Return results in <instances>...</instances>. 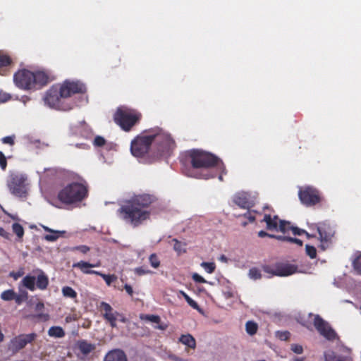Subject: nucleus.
<instances>
[{
	"label": "nucleus",
	"mask_w": 361,
	"mask_h": 361,
	"mask_svg": "<svg viewBox=\"0 0 361 361\" xmlns=\"http://www.w3.org/2000/svg\"><path fill=\"white\" fill-rule=\"evenodd\" d=\"M156 201L154 195L141 194L126 200L118 209L119 217L133 228L138 227L150 219L149 208Z\"/></svg>",
	"instance_id": "obj_1"
},
{
	"label": "nucleus",
	"mask_w": 361,
	"mask_h": 361,
	"mask_svg": "<svg viewBox=\"0 0 361 361\" xmlns=\"http://www.w3.org/2000/svg\"><path fill=\"white\" fill-rule=\"evenodd\" d=\"M54 79V78L49 72L44 71L32 72L25 68L18 71L13 75L16 85L24 90L40 89Z\"/></svg>",
	"instance_id": "obj_2"
},
{
	"label": "nucleus",
	"mask_w": 361,
	"mask_h": 361,
	"mask_svg": "<svg viewBox=\"0 0 361 361\" xmlns=\"http://www.w3.org/2000/svg\"><path fill=\"white\" fill-rule=\"evenodd\" d=\"M185 158L193 169L207 171L206 173L201 175V178L204 179L214 178L216 174L212 170L221 162V159L214 154L198 149L188 151Z\"/></svg>",
	"instance_id": "obj_3"
},
{
	"label": "nucleus",
	"mask_w": 361,
	"mask_h": 361,
	"mask_svg": "<svg viewBox=\"0 0 361 361\" xmlns=\"http://www.w3.org/2000/svg\"><path fill=\"white\" fill-rule=\"evenodd\" d=\"M154 152L153 157L147 159L148 164H152L159 160L162 157L169 155L173 149L175 142L171 135L162 128L156 127L152 128Z\"/></svg>",
	"instance_id": "obj_4"
},
{
	"label": "nucleus",
	"mask_w": 361,
	"mask_h": 361,
	"mask_svg": "<svg viewBox=\"0 0 361 361\" xmlns=\"http://www.w3.org/2000/svg\"><path fill=\"white\" fill-rule=\"evenodd\" d=\"M88 196V185L82 180L80 183L72 182L61 190L57 195L58 200L63 204L70 205L82 201Z\"/></svg>",
	"instance_id": "obj_5"
},
{
	"label": "nucleus",
	"mask_w": 361,
	"mask_h": 361,
	"mask_svg": "<svg viewBox=\"0 0 361 361\" xmlns=\"http://www.w3.org/2000/svg\"><path fill=\"white\" fill-rule=\"evenodd\" d=\"M152 128L143 130L137 135L130 143V152L137 157L144 159V162L148 164L147 159L153 157V153L149 154V149L153 143Z\"/></svg>",
	"instance_id": "obj_6"
},
{
	"label": "nucleus",
	"mask_w": 361,
	"mask_h": 361,
	"mask_svg": "<svg viewBox=\"0 0 361 361\" xmlns=\"http://www.w3.org/2000/svg\"><path fill=\"white\" fill-rule=\"evenodd\" d=\"M142 117V114L136 109L118 108L114 114V120L123 130L129 132L140 122Z\"/></svg>",
	"instance_id": "obj_7"
},
{
	"label": "nucleus",
	"mask_w": 361,
	"mask_h": 361,
	"mask_svg": "<svg viewBox=\"0 0 361 361\" xmlns=\"http://www.w3.org/2000/svg\"><path fill=\"white\" fill-rule=\"evenodd\" d=\"M44 103L50 108L59 111H70L76 104L73 101H64L57 84L52 85L47 92L44 98Z\"/></svg>",
	"instance_id": "obj_8"
},
{
	"label": "nucleus",
	"mask_w": 361,
	"mask_h": 361,
	"mask_svg": "<svg viewBox=\"0 0 361 361\" xmlns=\"http://www.w3.org/2000/svg\"><path fill=\"white\" fill-rule=\"evenodd\" d=\"M57 85L64 101H71L67 99L76 94H85L87 91L85 85L79 80H66Z\"/></svg>",
	"instance_id": "obj_9"
},
{
	"label": "nucleus",
	"mask_w": 361,
	"mask_h": 361,
	"mask_svg": "<svg viewBox=\"0 0 361 361\" xmlns=\"http://www.w3.org/2000/svg\"><path fill=\"white\" fill-rule=\"evenodd\" d=\"M301 203L306 207H313L323 201L321 192L315 188L306 186L298 192Z\"/></svg>",
	"instance_id": "obj_10"
},
{
	"label": "nucleus",
	"mask_w": 361,
	"mask_h": 361,
	"mask_svg": "<svg viewBox=\"0 0 361 361\" xmlns=\"http://www.w3.org/2000/svg\"><path fill=\"white\" fill-rule=\"evenodd\" d=\"M262 269L271 276H288L297 272L298 266L290 263L277 262L272 265H264Z\"/></svg>",
	"instance_id": "obj_11"
},
{
	"label": "nucleus",
	"mask_w": 361,
	"mask_h": 361,
	"mask_svg": "<svg viewBox=\"0 0 361 361\" xmlns=\"http://www.w3.org/2000/svg\"><path fill=\"white\" fill-rule=\"evenodd\" d=\"M26 179V177L21 173H11L7 182L11 192L20 197H25L27 195Z\"/></svg>",
	"instance_id": "obj_12"
},
{
	"label": "nucleus",
	"mask_w": 361,
	"mask_h": 361,
	"mask_svg": "<svg viewBox=\"0 0 361 361\" xmlns=\"http://www.w3.org/2000/svg\"><path fill=\"white\" fill-rule=\"evenodd\" d=\"M316 227L319 235L320 245L319 247L324 251L331 245L335 231L327 222L319 223Z\"/></svg>",
	"instance_id": "obj_13"
},
{
	"label": "nucleus",
	"mask_w": 361,
	"mask_h": 361,
	"mask_svg": "<svg viewBox=\"0 0 361 361\" xmlns=\"http://www.w3.org/2000/svg\"><path fill=\"white\" fill-rule=\"evenodd\" d=\"M22 283L30 291H34L35 287L40 290H44L48 286L49 279L43 272H41L37 277L30 275L25 276L22 280Z\"/></svg>",
	"instance_id": "obj_14"
},
{
	"label": "nucleus",
	"mask_w": 361,
	"mask_h": 361,
	"mask_svg": "<svg viewBox=\"0 0 361 361\" xmlns=\"http://www.w3.org/2000/svg\"><path fill=\"white\" fill-rule=\"evenodd\" d=\"M37 337V335L35 333L20 334L11 341L10 348L13 353H17L24 348L28 343H32Z\"/></svg>",
	"instance_id": "obj_15"
},
{
	"label": "nucleus",
	"mask_w": 361,
	"mask_h": 361,
	"mask_svg": "<svg viewBox=\"0 0 361 361\" xmlns=\"http://www.w3.org/2000/svg\"><path fill=\"white\" fill-rule=\"evenodd\" d=\"M233 202L240 208L249 209L255 206V198L250 193L241 191L234 195Z\"/></svg>",
	"instance_id": "obj_16"
},
{
	"label": "nucleus",
	"mask_w": 361,
	"mask_h": 361,
	"mask_svg": "<svg viewBox=\"0 0 361 361\" xmlns=\"http://www.w3.org/2000/svg\"><path fill=\"white\" fill-rule=\"evenodd\" d=\"M314 325L317 331L328 340H334L336 338V332L319 315L315 316Z\"/></svg>",
	"instance_id": "obj_17"
},
{
	"label": "nucleus",
	"mask_w": 361,
	"mask_h": 361,
	"mask_svg": "<svg viewBox=\"0 0 361 361\" xmlns=\"http://www.w3.org/2000/svg\"><path fill=\"white\" fill-rule=\"evenodd\" d=\"M100 266V262L97 264H90L85 261H80L73 264V268L79 269L83 274H99V271L90 269V268L96 267Z\"/></svg>",
	"instance_id": "obj_18"
},
{
	"label": "nucleus",
	"mask_w": 361,
	"mask_h": 361,
	"mask_svg": "<svg viewBox=\"0 0 361 361\" xmlns=\"http://www.w3.org/2000/svg\"><path fill=\"white\" fill-rule=\"evenodd\" d=\"M104 361H128L126 355L120 349L109 351L104 357Z\"/></svg>",
	"instance_id": "obj_19"
},
{
	"label": "nucleus",
	"mask_w": 361,
	"mask_h": 361,
	"mask_svg": "<svg viewBox=\"0 0 361 361\" xmlns=\"http://www.w3.org/2000/svg\"><path fill=\"white\" fill-rule=\"evenodd\" d=\"M281 221L279 219L277 215L271 216V214H265L263 219L261 222L266 223V228L269 231H276L278 230V226L279 224V221Z\"/></svg>",
	"instance_id": "obj_20"
},
{
	"label": "nucleus",
	"mask_w": 361,
	"mask_h": 361,
	"mask_svg": "<svg viewBox=\"0 0 361 361\" xmlns=\"http://www.w3.org/2000/svg\"><path fill=\"white\" fill-rule=\"evenodd\" d=\"M140 318L142 320H146L153 323L158 324V326H155L156 329L164 331L168 328V325L166 324L161 323V319L158 315L142 314H140Z\"/></svg>",
	"instance_id": "obj_21"
},
{
	"label": "nucleus",
	"mask_w": 361,
	"mask_h": 361,
	"mask_svg": "<svg viewBox=\"0 0 361 361\" xmlns=\"http://www.w3.org/2000/svg\"><path fill=\"white\" fill-rule=\"evenodd\" d=\"M78 345L81 353L85 355H88L95 349V345L94 344L89 343L85 341H79Z\"/></svg>",
	"instance_id": "obj_22"
},
{
	"label": "nucleus",
	"mask_w": 361,
	"mask_h": 361,
	"mask_svg": "<svg viewBox=\"0 0 361 361\" xmlns=\"http://www.w3.org/2000/svg\"><path fill=\"white\" fill-rule=\"evenodd\" d=\"M179 341L192 349H195L196 347L195 339L190 334L182 335L179 338Z\"/></svg>",
	"instance_id": "obj_23"
},
{
	"label": "nucleus",
	"mask_w": 361,
	"mask_h": 361,
	"mask_svg": "<svg viewBox=\"0 0 361 361\" xmlns=\"http://www.w3.org/2000/svg\"><path fill=\"white\" fill-rule=\"evenodd\" d=\"M117 316H121L117 312L110 314H103L104 319L109 322L111 326L113 328L116 327V321L117 319Z\"/></svg>",
	"instance_id": "obj_24"
},
{
	"label": "nucleus",
	"mask_w": 361,
	"mask_h": 361,
	"mask_svg": "<svg viewBox=\"0 0 361 361\" xmlns=\"http://www.w3.org/2000/svg\"><path fill=\"white\" fill-rule=\"evenodd\" d=\"M64 331L61 327L52 326L49 330V335L56 338H61L64 336Z\"/></svg>",
	"instance_id": "obj_25"
},
{
	"label": "nucleus",
	"mask_w": 361,
	"mask_h": 361,
	"mask_svg": "<svg viewBox=\"0 0 361 361\" xmlns=\"http://www.w3.org/2000/svg\"><path fill=\"white\" fill-rule=\"evenodd\" d=\"M11 62V59L8 56L0 53V74H2L1 71L10 66Z\"/></svg>",
	"instance_id": "obj_26"
},
{
	"label": "nucleus",
	"mask_w": 361,
	"mask_h": 361,
	"mask_svg": "<svg viewBox=\"0 0 361 361\" xmlns=\"http://www.w3.org/2000/svg\"><path fill=\"white\" fill-rule=\"evenodd\" d=\"M245 327L247 333L251 336L255 335L258 329L257 324L252 321L247 322L246 323Z\"/></svg>",
	"instance_id": "obj_27"
},
{
	"label": "nucleus",
	"mask_w": 361,
	"mask_h": 361,
	"mask_svg": "<svg viewBox=\"0 0 361 361\" xmlns=\"http://www.w3.org/2000/svg\"><path fill=\"white\" fill-rule=\"evenodd\" d=\"M291 226H292L289 221L281 220L279 221L277 231L286 233L291 230Z\"/></svg>",
	"instance_id": "obj_28"
},
{
	"label": "nucleus",
	"mask_w": 361,
	"mask_h": 361,
	"mask_svg": "<svg viewBox=\"0 0 361 361\" xmlns=\"http://www.w3.org/2000/svg\"><path fill=\"white\" fill-rule=\"evenodd\" d=\"M97 275L102 276L108 286L117 281V277L114 274H105L99 271V274H97Z\"/></svg>",
	"instance_id": "obj_29"
},
{
	"label": "nucleus",
	"mask_w": 361,
	"mask_h": 361,
	"mask_svg": "<svg viewBox=\"0 0 361 361\" xmlns=\"http://www.w3.org/2000/svg\"><path fill=\"white\" fill-rule=\"evenodd\" d=\"M44 228L46 231L53 233V234L46 235L44 236L45 240H47V241L53 242V241L56 240L59 238V235L58 231H52L51 229L49 228L48 227H44Z\"/></svg>",
	"instance_id": "obj_30"
},
{
	"label": "nucleus",
	"mask_w": 361,
	"mask_h": 361,
	"mask_svg": "<svg viewBox=\"0 0 361 361\" xmlns=\"http://www.w3.org/2000/svg\"><path fill=\"white\" fill-rule=\"evenodd\" d=\"M12 228L13 233L18 237L22 238L24 235V228L23 227L18 223H14L12 225Z\"/></svg>",
	"instance_id": "obj_31"
},
{
	"label": "nucleus",
	"mask_w": 361,
	"mask_h": 361,
	"mask_svg": "<svg viewBox=\"0 0 361 361\" xmlns=\"http://www.w3.org/2000/svg\"><path fill=\"white\" fill-rule=\"evenodd\" d=\"M172 241L174 243L173 244V249L180 253V252H185V244L182 243L181 242L178 241L177 239H173Z\"/></svg>",
	"instance_id": "obj_32"
},
{
	"label": "nucleus",
	"mask_w": 361,
	"mask_h": 361,
	"mask_svg": "<svg viewBox=\"0 0 361 361\" xmlns=\"http://www.w3.org/2000/svg\"><path fill=\"white\" fill-rule=\"evenodd\" d=\"M201 267L205 270L208 274H212L215 269L216 265L214 262H203L201 263Z\"/></svg>",
	"instance_id": "obj_33"
},
{
	"label": "nucleus",
	"mask_w": 361,
	"mask_h": 361,
	"mask_svg": "<svg viewBox=\"0 0 361 361\" xmlns=\"http://www.w3.org/2000/svg\"><path fill=\"white\" fill-rule=\"evenodd\" d=\"M249 276L252 279L257 280L261 279L262 274L258 268L252 267L249 270Z\"/></svg>",
	"instance_id": "obj_34"
},
{
	"label": "nucleus",
	"mask_w": 361,
	"mask_h": 361,
	"mask_svg": "<svg viewBox=\"0 0 361 361\" xmlns=\"http://www.w3.org/2000/svg\"><path fill=\"white\" fill-rule=\"evenodd\" d=\"M149 262L150 265L153 268H158L160 265L159 259L155 253L150 255V256L149 257Z\"/></svg>",
	"instance_id": "obj_35"
},
{
	"label": "nucleus",
	"mask_w": 361,
	"mask_h": 361,
	"mask_svg": "<svg viewBox=\"0 0 361 361\" xmlns=\"http://www.w3.org/2000/svg\"><path fill=\"white\" fill-rule=\"evenodd\" d=\"M257 212L255 210H250V209H247V211L243 214V216L245 219H247L249 221V223H253L255 222L256 217L255 214Z\"/></svg>",
	"instance_id": "obj_36"
},
{
	"label": "nucleus",
	"mask_w": 361,
	"mask_h": 361,
	"mask_svg": "<svg viewBox=\"0 0 361 361\" xmlns=\"http://www.w3.org/2000/svg\"><path fill=\"white\" fill-rule=\"evenodd\" d=\"M305 251L307 255H308L311 259H314L317 257V250L314 246L306 245Z\"/></svg>",
	"instance_id": "obj_37"
},
{
	"label": "nucleus",
	"mask_w": 361,
	"mask_h": 361,
	"mask_svg": "<svg viewBox=\"0 0 361 361\" xmlns=\"http://www.w3.org/2000/svg\"><path fill=\"white\" fill-rule=\"evenodd\" d=\"M353 266L355 271L360 275H361V255L357 257L353 262Z\"/></svg>",
	"instance_id": "obj_38"
},
{
	"label": "nucleus",
	"mask_w": 361,
	"mask_h": 361,
	"mask_svg": "<svg viewBox=\"0 0 361 361\" xmlns=\"http://www.w3.org/2000/svg\"><path fill=\"white\" fill-rule=\"evenodd\" d=\"M105 144L106 140L103 137L97 135L94 137L93 145L95 147H103Z\"/></svg>",
	"instance_id": "obj_39"
},
{
	"label": "nucleus",
	"mask_w": 361,
	"mask_h": 361,
	"mask_svg": "<svg viewBox=\"0 0 361 361\" xmlns=\"http://www.w3.org/2000/svg\"><path fill=\"white\" fill-rule=\"evenodd\" d=\"M100 310L101 311H104V314H110L113 313V309L110 305L105 302H102L100 304Z\"/></svg>",
	"instance_id": "obj_40"
},
{
	"label": "nucleus",
	"mask_w": 361,
	"mask_h": 361,
	"mask_svg": "<svg viewBox=\"0 0 361 361\" xmlns=\"http://www.w3.org/2000/svg\"><path fill=\"white\" fill-rule=\"evenodd\" d=\"M183 297L185 298V299L186 300V301L188 302V304L192 307L194 309H196L197 310L200 312H202L201 309L200 308V307L198 306L197 303L196 302H195L194 300H192L189 296L188 295H183Z\"/></svg>",
	"instance_id": "obj_41"
},
{
	"label": "nucleus",
	"mask_w": 361,
	"mask_h": 361,
	"mask_svg": "<svg viewBox=\"0 0 361 361\" xmlns=\"http://www.w3.org/2000/svg\"><path fill=\"white\" fill-rule=\"evenodd\" d=\"M7 167V160L6 157H5L4 154L0 151V168L5 171Z\"/></svg>",
	"instance_id": "obj_42"
},
{
	"label": "nucleus",
	"mask_w": 361,
	"mask_h": 361,
	"mask_svg": "<svg viewBox=\"0 0 361 361\" xmlns=\"http://www.w3.org/2000/svg\"><path fill=\"white\" fill-rule=\"evenodd\" d=\"M325 361H341L340 357H337L334 353L331 352L325 355Z\"/></svg>",
	"instance_id": "obj_43"
},
{
	"label": "nucleus",
	"mask_w": 361,
	"mask_h": 361,
	"mask_svg": "<svg viewBox=\"0 0 361 361\" xmlns=\"http://www.w3.org/2000/svg\"><path fill=\"white\" fill-rule=\"evenodd\" d=\"M276 336L281 341H287L289 338L290 333L287 331H277Z\"/></svg>",
	"instance_id": "obj_44"
},
{
	"label": "nucleus",
	"mask_w": 361,
	"mask_h": 361,
	"mask_svg": "<svg viewBox=\"0 0 361 361\" xmlns=\"http://www.w3.org/2000/svg\"><path fill=\"white\" fill-rule=\"evenodd\" d=\"M14 138H15V136L13 135V136H6V137H4L1 139V141L4 144H8V145H13L15 142H14Z\"/></svg>",
	"instance_id": "obj_45"
},
{
	"label": "nucleus",
	"mask_w": 361,
	"mask_h": 361,
	"mask_svg": "<svg viewBox=\"0 0 361 361\" xmlns=\"http://www.w3.org/2000/svg\"><path fill=\"white\" fill-rule=\"evenodd\" d=\"M135 273L139 276L150 273V271L145 267H140L135 269Z\"/></svg>",
	"instance_id": "obj_46"
},
{
	"label": "nucleus",
	"mask_w": 361,
	"mask_h": 361,
	"mask_svg": "<svg viewBox=\"0 0 361 361\" xmlns=\"http://www.w3.org/2000/svg\"><path fill=\"white\" fill-rule=\"evenodd\" d=\"M13 300L19 305L27 300V295H16V296H13Z\"/></svg>",
	"instance_id": "obj_47"
},
{
	"label": "nucleus",
	"mask_w": 361,
	"mask_h": 361,
	"mask_svg": "<svg viewBox=\"0 0 361 361\" xmlns=\"http://www.w3.org/2000/svg\"><path fill=\"white\" fill-rule=\"evenodd\" d=\"M90 250V248L87 245H79L73 248V250H78L83 254H86Z\"/></svg>",
	"instance_id": "obj_48"
},
{
	"label": "nucleus",
	"mask_w": 361,
	"mask_h": 361,
	"mask_svg": "<svg viewBox=\"0 0 361 361\" xmlns=\"http://www.w3.org/2000/svg\"><path fill=\"white\" fill-rule=\"evenodd\" d=\"M291 350L297 353V354H302L303 352L302 346L298 344H293L291 345Z\"/></svg>",
	"instance_id": "obj_49"
},
{
	"label": "nucleus",
	"mask_w": 361,
	"mask_h": 361,
	"mask_svg": "<svg viewBox=\"0 0 361 361\" xmlns=\"http://www.w3.org/2000/svg\"><path fill=\"white\" fill-rule=\"evenodd\" d=\"M292 232H293V234L295 235H300L302 234H304L305 233H306V231L303 230V229H301V228H299L298 227H295V226H291V230Z\"/></svg>",
	"instance_id": "obj_50"
},
{
	"label": "nucleus",
	"mask_w": 361,
	"mask_h": 361,
	"mask_svg": "<svg viewBox=\"0 0 361 361\" xmlns=\"http://www.w3.org/2000/svg\"><path fill=\"white\" fill-rule=\"evenodd\" d=\"M10 99V94L4 92H0V104L6 102L8 101Z\"/></svg>",
	"instance_id": "obj_51"
},
{
	"label": "nucleus",
	"mask_w": 361,
	"mask_h": 361,
	"mask_svg": "<svg viewBox=\"0 0 361 361\" xmlns=\"http://www.w3.org/2000/svg\"><path fill=\"white\" fill-rule=\"evenodd\" d=\"M219 169L221 170V173L219 176V180L220 181H223V174H226V168H225V166L224 164V163L221 161V162L219 163V166H217Z\"/></svg>",
	"instance_id": "obj_52"
},
{
	"label": "nucleus",
	"mask_w": 361,
	"mask_h": 361,
	"mask_svg": "<svg viewBox=\"0 0 361 361\" xmlns=\"http://www.w3.org/2000/svg\"><path fill=\"white\" fill-rule=\"evenodd\" d=\"M192 279L197 283H205L206 282L205 279L197 273H195L192 275Z\"/></svg>",
	"instance_id": "obj_53"
},
{
	"label": "nucleus",
	"mask_w": 361,
	"mask_h": 361,
	"mask_svg": "<svg viewBox=\"0 0 361 361\" xmlns=\"http://www.w3.org/2000/svg\"><path fill=\"white\" fill-rule=\"evenodd\" d=\"M288 242L294 243L299 246L302 245V241L300 239L295 238L289 237L288 239Z\"/></svg>",
	"instance_id": "obj_54"
},
{
	"label": "nucleus",
	"mask_w": 361,
	"mask_h": 361,
	"mask_svg": "<svg viewBox=\"0 0 361 361\" xmlns=\"http://www.w3.org/2000/svg\"><path fill=\"white\" fill-rule=\"evenodd\" d=\"M258 236L260 237V238H264V237H267V236L269 237V238H271V237H274V234H269V233H267L264 231H260L258 233Z\"/></svg>",
	"instance_id": "obj_55"
},
{
	"label": "nucleus",
	"mask_w": 361,
	"mask_h": 361,
	"mask_svg": "<svg viewBox=\"0 0 361 361\" xmlns=\"http://www.w3.org/2000/svg\"><path fill=\"white\" fill-rule=\"evenodd\" d=\"M44 307V303L42 302H38L35 305V311L40 312Z\"/></svg>",
	"instance_id": "obj_56"
},
{
	"label": "nucleus",
	"mask_w": 361,
	"mask_h": 361,
	"mask_svg": "<svg viewBox=\"0 0 361 361\" xmlns=\"http://www.w3.org/2000/svg\"><path fill=\"white\" fill-rule=\"evenodd\" d=\"M13 296H16V295H1V298L4 300L8 301L13 300Z\"/></svg>",
	"instance_id": "obj_57"
},
{
	"label": "nucleus",
	"mask_w": 361,
	"mask_h": 361,
	"mask_svg": "<svg viewBox=\"0 0 361 361\" xmlns=\"http://www.w3.org/2000/svg\"><path fill=\"white\" fill-rule=\"evenodd\" d=\"M288 238L289 237H288V236L276 235H274V237H271V238H276V239H277L279 240L287 241V242H288Z\"/></svg>",
	"instance_id": "obj_58"
},
{
	"label": "nucleus",
	"mask_w": 361,
	"mask_h": 361,
	"mask_svg": "<svg viewBox=\"0 0 361 361\" xmlns=\"http://www.w3.org/2000/svg\"><path fill=\"white\" fill-rule=\"evenodd\" d=\"M63 293H76L71 287H64L63 288Z\"/></svg>",
	"instance_id": "obj_59"
},
{
	"label": "nucleus",
	"mask_w": 361,
	"mask_h": 361,
	"mask_svg": "<svg viewBox=\"0 0 361 361\" xmlns=\"http://www.w3.org/2000/svg\"><path fill=\"white\" fill-rule=\"evenodd\" d=\"M0 235L5 238H8V233L6 232L3 228H0Z\"/></svg>",
	"instance_id": "obj_60"
},
{
	"label": "nucleus",
	"mask_w": 361,
	"mask_h": 361,
	"mask_svg": "<svg viewBox=\"0 0 361 361\" xmlns=\"http://www.w3.org/2000/svg\"><path fill=\"white\" fill-rule=\"evenodd\" d=\"M125 289L128 293H133V288L130 286L126 284Z\"/></svg>",
	"instance_id": "obj_61"
},
{
	"label": "nucleus",
	"mask_w": 361,
	"mask_h": 361,
	"mask_svg": "<svg viewBox=\"0 0 361 361\" xmlns=\"http://www.w3.org/2000/svg\"><path fill=\"white\" fill-rule=\"evenodd\" d=\"M170 358L174 361H183V359L176 356V355H170Z\"/></svg>",
	"instance_id": "obj_62"
},
{
	"label": "nucleus",
	"mask_w": 361,
	"mask_h": 361,
	"mask_svg": "<svg viewBox=\"0 0 361 361\" xmlns=\"http://www.w3.org/2000/svg\"><path fill=\"white\" fill-rule=\"evenodd\" d=\"M37 317L39 318H44L46 320L48 319V318H49L48 314H39L37 315Z\"/></svg>",
	"instance_id": "obj_63"
},
{
	"label": "nucleus",
	"mask_w": 361,
	"mask_h": 361,
	"mask_svg": "<svg viewBox=\"0 0 361 361\" xmlns=\"http://www.w3.org/2000/svg\"><path fill=\"white\" fill-rule=\"evenodd\" d=\"M304 234H305V235L307 236V238H314L315 237V235L310 234L307 231Z\"/></svg>",
	"instance_id": "obj_64"
}]
</instances>
